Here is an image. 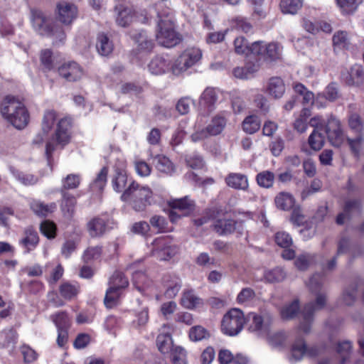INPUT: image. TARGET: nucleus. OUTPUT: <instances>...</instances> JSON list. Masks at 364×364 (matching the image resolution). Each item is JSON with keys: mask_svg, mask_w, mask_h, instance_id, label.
Returning a JSON list of instances; mask_svg holds the SVG:
<instances>
[{"mask_svg": "<svg viewBox=\"0 0 364 364\" xmlns=\"http://www.w3.org/2000/svg\"><path fill=\"white\" fill-rule=\"evenodd\" d=\"M264 59L267 61H275L282 55V47L277 43L265 44Z\"/></svg>", "mask_w": 364, "mask_h": 364, "instance_id": "39", "label": "nucleus"}, {"mask_svg": "<svg viewBox=\"0 0 364 364\" xmlns=\"http://www.w3.org/2000/svg\"><path fill=\"white\" fill-rule=\"evenodd\" d=\"M108 173V168L107 167H103L100 172L98 173L96 179L94 181L92 187L94 189H98L99 191H102L107 182V176Z\"/></svg>", "mask_w": 364, "mask_h": 364, "instance_id": "62", "label": "nucleus"}, {"mask_svg": "<svg viewBox=\"0 0 364 364\" xmlns=\"http://www.w3.org/2000/svg\"><path fill=\"white\" fill-rule=\"evenodd\" d=\"M56 9L58 20L65 25L70 24L77 17V9L73 4L60 2Z\"/></svg>", "mask_w": 364, "mask_h": 364, "instance_id": "13", "label": "nucleus"}, {"mask_svg": "<svg viewBox=\"0 0 364 364\" xmlns=\"http://www.w3.org/2000/svg\"><path fill=\"white\" fill-rule=\"evenodd\" d=\"M261 126V122L256 115H250L245 117L242 122V129L248 134H254L257 132Z\"/></svg>", "mask_w": 364, "mask_h": 364, "instance_id": "42", "label": "nucleus"}, {"mask_svg": "<svg viewBox=\"0 0 364 364\" xmlns=\"http://www.w3.org/2000/svg\"><path fill=\"white\" fill-rule=\"evenodd\" d=\"M87 229L90 237H101L106 232L107 224L104 219L96 217L87 223Z\"/></svg>", "mask_w": 364, "mask_h": 364, "instance_id": "26", "label": "nucleus"}, {"mask_svg": "<svg viewBox=\"0 0 364 364\" xmlns=\"http://www.w3.org/2000/svg\"><path fill=\"white\" fill-rule=\"evenodd\" d=\"M255 296V292L252 289L249 287L244 288L238 294L237 296V301L239 304H245L252 301Z\"/></svg>", "mask_w": 364, "mask_h": 364, "instance_id": "63", "label": "nucleus"}, {"mask_svg": "<svg viewBox=\"0 0 364 364\" xmlns=\"http://www.w3.org/2000/svg\"><path fill=\"white\" fill-rule=\"evenodd\" d=\"M70 128L71 120L69 118H63L57 123L54 134L48 138L46 143V155L48 163L54 151L64 148L70 142Z\"/></svg>", "mask_w": 364, "mask_h": 364, "instance_id": "4", "label": "nucleus"}, {"mask_svg": "<svg viewBox=\"0 0 364 364\" xmlns=\"http://www.w3.org/2000/svg\"><path fill=\"white\" fill-rule=\"evenodd\" d=\"M285 84L279 77H271L267 85V92L275 99L281 98L285 92Z\"/></svg>", "mask_w": 364, "mask_h": 364, "instance_id": "20", "label": "nucleus"}, {"mask_svg": "<svg viewBox=\"0 0 364 364\" xmlns=\"http://www.w3.org/2000/svg\"><path fill=\"white\" fill-rule=\"evenodd\" d=\"M202 58V51L198 48H188L186 49L174 61L171 65L172 73L178 75L188 69L196 65Z\"/></svg>", "mask_w": 364, "mask_h": 364, "instance_id": "7", "label": "nucleus"}, {"mask_svg": "<svg viewBox=\"0 0 364 364\" xmlns=\"http://www.w3.org/2000/svg\"><path fill=\"white\" fill-rule=\"evenodd\" d=\"M314 255L302 254L296 259L295 266L300 270H306L314 262Z\"/></svg>", "mask_w": 364, "mask_h": 364, "instance_id": "57", "label": "nucleus"}, {"mask_svg": "<svg viewBox=\"0 0 364 364\" xmlns=\"http://www.w3.org/2000/svg\"><path fill=\"white\" fill-rule=\"evenodd\" d=\"M31 20L33 28L40 35L53 36L57 41H63L65 35L60 27H52L51 19L40 10H31Z\"/></svg>", "mask_w": 364, "mask_h": 364, "instance_id": "5", "label": "nucleus"}, {"mask_svg": "<svg viewBox=\"0 0 364 364\" xmlns=\"http://www.w3.org/2000/svg\"><path fill=\"white\" fill-rule=\"evenodd\" d=\"M31 208L37 215L46 216L48 213H53L56 209V204H45L38 200H33L31 203Z\"/></svg>", "mask_w": 364, "mask_h": 364, "instance_id": "41", "label": "nucleus"}, {"mask_svg": "<svg viewBox=\"0 0 364 364\" xmlns=\"http://www.w3.org/2000/svg\"><path fill=\"white\" fill-rule=\"evenodd\" d=\"M358 284L349 285L343 292L341 299L344 304L351 305L357 297Z\"/></svg>", "mask_w": 364, "mask_h": 364, "instance_id": "49", "label": "nucleus"}, {"mask_svg": "<svg viewBox=\"0 0 364 364\" xmlns=\"http://www.w3.org/2000/svg\"><path fill=\"white\" fill-rule=\"evenodd\" d=\"M274 202L277 208L282 210H289L294 206L295 200L291 193L280 192L275 197Z\"/></svg>", "mask_w": 364, "mask_h": 364, "instance_id": "35", "label": "nucleus"}, {"mask_svg": "<svg viewBox=\"0 0 364 364\" xmlns=\"http://www.w3.org/2000/svg\"><path fill=\"white\" fill-rule=\"evenodd\" d=\"M286 274L281 267H277L271 270L266 271L264 279L268 282H279L284 279Z\"/></svg>", "mask_w": 364, "mask_h": 364, "instance_id": "52", "label": "nucleus"}, {"mask_svg": "<svg viewBox=\"0 0 364 364\" xmlns=\"http://www.w3.org/2000/svg\"><path fill=\"white\" fill-rule=\"evenodd\" d=\"M157 27L156 38L161 46L166 48H172L181 42V36L174 30L171 19H160Z\"/></svg>", "mask_w": 364, "mask_h": 364, "instance_id": "6", "label": "nucleus"}, {"mask_svg": "<svg viewBox=\"0 0 364 364\" xmlns=\"http://www.w3.org/2000/svg\"><path fill=\"white\" fill-rule=\"evenodd\" d=\"M127 287V283L125 280L122 281V284H119L113 280V286H110L107 290L105 297V305L107 308H112L117 304L120 295V290Z\"/></svg>", "mask_w": 364, "mask_h": 364, "instance_id": "17", "label": "nucleus"}, {"mask_svg": "<svg viewBox=\"0 0 364 364\" xmlns=\"http://www.w3.org/2000/svg\"><path fill=\"white\" fill-rule=\"evenodd\" d=\"M163 284L166 289L164 294L169 299L174 298L177 295L182 285L180 278L170 275L163 278Z\"/></svg>", "mask_w": 364, "mask_h": 364, "instance_id": "21", "label": "nucleus"}, {"mask_svg": "<svg viewBox=\"0 0 364 364\" xmlns=\"http://www.w3.org/2000/svg\"><path fill=\"white\" fill-rule=\"evenodd\" d=\"M41 232L48 239H53L56 235V225L50 220H44L40 225Z\"/></svg>", "mask_w": 364, "mask_h": 364, "instance_id": "59", "label": "nucleus"}, {"mask_svg": "<svg viewBox=\"0 0 364 364\" xmlns=\"http://www.w3.org/2000/svg\"><path fill=\"white\" fill-rule=\"evenodd\" d=\"M259 64L249 61L242 67H236L232 70L233 75L238 79L248 80L252 78L259 70Z\"/></svg>", "mask_w": 364, "mask_h": 364, "instance_id": "19", "label": "nucleus"}, {"mask_svg": "<svg viewBox=\"0 0 364 364\" xmlns=\"http://www.w3.org/2000/svg\"><path fill=\"white\" fill-rule=\"evenodd\" d=\"M57 329H69L70 319L65 312H58L50 316Z\"/></svg>", "mask_w": 364, "mask_h": 364, "instance_id": "45", "label": "nucleus"}, {"mask_svg": "<svg viewBox=\"0 0 364 364\" xmlns=\"http://www.w3.org/2000/svg\"><path fill=\"white\" fill-rule=\"evenodd\" d=\"M304 0H281L279 7L283 14H296L303 6Z\"/></svg>", "mask_w": 364, "mask_h": 364, "instance_id": "38", "label": "nucleus"}, {"mask_svg": "<svg viewBox=\"0 0 364 364\" xmlns=\"http://www.w3.org/2000/svg\"><path fill=\"white\" fill-rule=\"evenodd\" d=\"M13 176L25 186L33 185L37 183L38 178L32 174L24 173L14 168H11Z\"/></svg>", "mask_w": 364, "mask_h": 364, "instance_id": "51", "label": "nucleus"}, {"mask_svg": "<svg viewBox=\"0 0 364 364\" xmlns=\"http://www.w3.org/2000/svg\"><path fill=\"white\" fill-rule=\"evenodd\" d=\"M116 22L118 26L126 27L132 21L133 13L131 9L119 5L115 7Z\"/></svg>", "mask_w": 364, "mask_h": 364, "instance_id": "31", "label": "nucleus"}, {"mask_svg": "<svg viewBox=\"0 0 364 364\" xmlns=\"http://www.w3.org/2000/svg\"><path fill=\"white\" fill-rule=\"evenodd\" d=\"M134 164L135 171L139 176L146 177L150 175L151 168L146 161L141 159H136Z\"/></svg>", "mask_w": 364, "mask_h": 364, "instance_id": "61", "label": "nucleus"}, {"mask_svg": "<svg viewBox=\"0 0 364 364\" xmlns=\"http://www.w3.org/2000/svg\"><path fill=\"white\" fill-rule=\"evenodd\" d=\"M218 95L219 91L218 90L214 87H207L200 95V104L212 110L218 100Z\"/></svg>", "mask_w": 364, "mask_h": 364, "instance_id": "29", "label": "nucleus"}, {"mask_svg": "<svg viewBox=\"0 0 364 364\" xmlns=\"http://www.w3.org/2000/svg\"><path fill=\"white\" fill-rule=\"evenodd\" d=\"M347 82L353 86H360L364 83V70L361 65H355L350 68Z\"/></svg>", "mask_w": 364, "mask_h": 364, "instance_id": "37", "label": "nucleus"}, {"mask_svg": "<svg viewBox=\"0 0 364 364\" xmlns=\"http://www.w3.org/2000/svg\"><path fill=\"white\" fill-rule=\"evenodd\" d=\"M213 228L220 235L230 234L235 229V222L230 219H220L215 222Z\"/></svg>", "mask_w": 364, "mask_h": 364, "instance_id": "36", "label": "nucleus"}, {"mask_svg": "<svg viewBox=\"0 0 364 364\" xmlns=\"http://www.w3.org/2000/svg\"><path fill=\"white\" fill-rule=\"evenodd\" d=\"M58 73L68 82H76L82 78L84 70L76 62L70 61L63 63L58 68Z\"/></svg>", "mask_w": 364, "mask_h": 364, "instance_id": "11", "label": "nucleus"}, {"mask_svg": "<svg viewBox=\"0 0 364 364\" xmlns=\"http://www.w3.org/2000/svg\"><path fill=\"white\" fill-rule=\"evenodd\" d=\"M325 136L318 132V130H314L309 137V144L311 148L315 151L320 150L324 145Z\"/></svg>", "mask_w": 364, "mask_h": 364, "instance_id": "50", "label": "nucleus"}, {"mask_svg": "<svg viewBox=\"0 0 364 364\" xmlns=\"http://www.w3.org/2000/svg\"><path fill=\"white\" fill-rule=\"evenodd\" d=\"M333 43L340 48H348L350 45V36L346 31H337L333 36Z\"/></svg>", "mask_w": 364, "mask_h": 364, "instance_id": "44", "label": "nucleus"}, {"mask_svg": "<svg viewBox=\"0 0 364 364\" xmlns=\"http://www.w3.org/2000/svg\"><path fill=\"white\" fill-rule=\"evenodd\" d=\"M79 291L78 286L70 283H63L60 287V293L66 299H71L75 296Z\"/></svg>", "mask_w": 364, "mask_h": 364, "instance_id": "55", "label": "nucleus"}, {"mask_svg": "<svg viewBox=\"0 0 364 364\" xmlns=\"http://www.w3.org/2000/svg\"><path fill=\"white\" fill-rule=\"evenodd\" d=\"M349 252L353 259L361 257L364 255L363 245H352L350 240L343 237L338 242L337 255Z\"/></svg>", "mask_w": 364, "mask_h": 364, "instance_id": "16", "label": "nucleus"}, {"mask_svg": "<svg viewBox=\"0 0 364 364\" xmlns=\"http://www.w3.org/2000/svg\"><path fill=\"white\" fill-rule=\"evenodd\" d=\"M132 178H129L125 171L117 170L112 179L113 189L118 193H124Z\"/></svg>", "mask_w": 364, "mask_h": 364, "instance_id": "24", "label": "nucleus"}, {"mask_svg": "<svg viewBox=\"0 0 364 364\" xmlns=\"http://www.w3.org/2000/svg\"><path fill=\"white\" fill-rule=\"evenodd\" d=\"M336 352L341 358V364H346L350 359L353 353V343L349 340H343L338 343ZM318 364H331L327 360H321Z\"/></svg>", "mask_w": 364, "mask_h": 364, "instance_id": "15", "label": "nucleus"}, {"mask_svg": "<svg viewBox=\"0 0 364 364\" xmlns=\"http://www.w3.org/2000/svg\"><path fill=\"white\" fill-rule=\"evenodd\" d=\"M225 181L228 186L235 189L245 191L249 186L247 176L239 173H229Z\"/></svg>", "mask_w": 364, "mask_h": 364, "instance_id": "22", "label": "nucleus"}, {"mask_svg": "<svg viewBox=\"0 0 364 364\" xmlns=\"http://www.w3.org/2000/svg\"><path fill=\"white\" fill-rule=\"evenodd\" d=\"M227 119L224 114L215 115L205 127L210 136L220 134L226 126Z\"/></svg>", "mask_w": 364, "mask_h": 364, "instance_id": "32", "label": "nucleus"}, {"mask_svg": "<svg viewBox=\"0 0 364 364\" xmlns=\"http://www.w3.org/2000/svg\"><path fill=\"white\" fill-rule=\"evenodd\" d=\"M209 337V332L202 326H195L190 328L189 338L192 341H200Z\"/></svg>", "mask_w": 364, "mask_h": 364, "instance_id": "47", "label": "nucleus"}, {"mask_svg": "<svg viewBox=\"0 0 364 364\" xmlns=\"http://www.w3.org/2000/svg\"><path fill=\"white\" fill-rule=\"evenodd\" d=\"M173 364H188L186 350L180 347L176 346L171 352Z\"/></svg>", "mask_w": 364, "mask_h": 364, "instance_id": "60", "label": "nucleus"}, {"mask_svg": "<svg viewBox=\"0 0 364 364\" xmlns=\"http://www.w3.org/2000/svg\"><path fill=\"white\" fill-rule=\"evenodd\" d=\"M120 198L124 202H130L133 209L137 212L144 211L154 200L152 191L148 186H140L134 180L130 181Z\"/></svg>", "mask_w": 364, "mask_h": 364, "instance_id": "3", "label": "nucleus"}, {"mask_svg": "<svg viewBox=\"0 0 364 364\" xmlns=\"http://www.w3.org/2000/svg\"><path fill=\"white\" fill-rule=\"evenodd\" d=\"M1 113L4 119L18 129L25 128L29 121L28 112L18 97L6 96L1 103Z\"/></svg>", "mask_w": 364, "mask_h": 364, "instance_id": "2", "label": "nucleus"}, {"mask_svg": "<svg viewBox=\"0 0 364 364\" xmlns=\"http://www.w3.org/2000/svg\"><path fill=\"white\" fill-rule=\"evenodd\" d=\"M80 183V176L78 174H68L62 180L63 190L77 188Z\"/></svg>", "mask_w": 364, "mask_h": 364, "instance_id": "56", "label": "nucleus"}, {"mask_svg": "<svg viewBox=\"0 0 364 364\" xmlns=\"http://www.w3.org/2000/svg\"><path fill=\"white\" fill-rule=\"evenodd\" d=\"M186 162L188 166L193 169H201L204 167L205 163L198 154H191L186 156Z\"/></svg>", "mask_w": 364, "mask_h": 364, "instance_id": "58", "label": "nucleus"}, {"mask_svg": "<svg viewBox=\"0 0 364 364\" xmlns=\"http://www.w3.org/2000/svg\"><path fill=\"white\" fill-rule=\"evenodd\" d=\"M256 180L259 186L269 188L274 183V174L271 171H264L257 175Z\"/></svg>", "mask_w": 364, "mask_h": 364, "instance_id": "48", "label": "nucleus"}, {"mask_svg": "<svg viewBox=\"0 0 364 364\" xmlns=\"http://www.w3.org/2000/svg\"><path fill=\"white\" fill-rule=\"evenodd\" d=\"M39 242V237L36 231L32 228H28L24 230L23 237L19 241L20 245L26 249V252L34 250Z\"/></svg>", "mask_w": 364, "mask_h": 364, "instance_id": "23", "label": "nucleus"}, {"mask_svg": "<svg viewBox=\"0 0 364 364\" xmlns=\"http://www.w3.org/2000/svg\"><path fill=\"white\" fill-rule=\"evenodd\" d=\"M252 323L250 330L258 336L265 338L272 331L273 316L269 312H261L259 314H251Z\"/></svg>", "mask_w": 364, "mask_h": 364, "instance_id": "10", "label": "nucleus"}, {"mask_svg": "<svg viewBox=\"0 0 364 364\" xmlns=\"http://www.w3.org/2000/svg\"><path fill=\"white\" fill-rule=\"evenodd\" d=\"M156 249L153 251V255L160 260H168L171 258L175 252L174 247L169 245V240L167 238H157L155 240Z\"/></svg>", "mask_w": 364, "mask_h": 364, "instance_id": "14", "label": "nucleus"}, {"mask_svg": "<svg viewBox=\"0 0 364 364\" xmlns=\"http://www.w3.org/2000/svg\"><path fill=\"white\" fill-rule=\"evenodd\" d=\"M170 206L172 209H175L178 212H181V215H188L193 210L195 202L188 196H185L181 198L173 200L170 203Z\"/></svg>", "mask_w": 364, "mask_h": 364, "instance_id": "25", "label": "nucleus"}, {"mask_svg": "<svg viewBox=\"0 0 364 364\" xmlns=\"http://www.w3.org/2000/svg\"><path fill=\"white\" fill-rule=\"evenodd\" d=\"M156 168L161 173L171 175L175 171V167L168 158L164 155H156L153 159Z\"/></svg>", "mask_w": 364, "mask_h": 364, "instance_id": "30", "label": "nucleus"}, {"mask_svg": "<svg viewBox=\"0 0 364 364\" xmlns=\"http://www.w3.org/2000/svg\"><path fill=\"white\" fill-rule=\"evenodd\" d=\"M267 342L273 348H281L285 346L287 342V336L284 331L270 332L268 336L265 337Z\"/></svg>", "mask_w": 364, "mask_h": 364, "instance_id": "40", "label": "nucleus"}, {"mask_svg": "<svg viewBox=\"0 0 364 364\" xmlns=\"http://www.w3.org/2000/svg\"><path fill=\"white\" fill-rule=\"evenodd\" d=\"M56 120V113L53 110H48L45 112L42 121V132L48 134Z\"/></svg>", "mask_w": 364, "mask_h": 364, "instance_id": "53", "label": "nucleus"}, {"mask_svg": "<svg viewBox=\"0 0 364 364\" xmlns=\"http://www.w3.org/2000/svg\"><path fill=\"white\" fill-rule=\"evenodd\" d=\"M245 323L243 312L239 309H232L224 315L221 330L225 334L234 336L242 331Z\"/></svg>", "mask_w": 364, "mask_h": 364, "instance_id": "8", "label": "nucleus"}, {"mask_svg": "<svg viewBox=\"0 0 364 364\" xmlns=\"http://www.w3.org/2000/svg\"><path fill=\"white\" fill-rule=\"evenodd\" d=\"M63 192V200L61 204L62 210L67 213L68 215H71L74 212L75 206L76 205L75 198L70 193Z\"/></svg>", "mask_w": 364, "mask_h": 364, "instance_id": "46", "label": "nucleus"}, {"mask_svg": "<svg viewBox=\"0 0 364 364\" xmlns=\"http://www.w3.org/2000/svg\"><path fill=\"white\" fill-rule=\"evenodd\" d=\"M132 37L137 44L136 50L139 53H150L154 48V43L151 39L148 38L144 31H140L137 33H134Z\"/></svg>", "mask_w": 364, "mask_h": 364, "instance_id": "27", "label": "nucleus"}, {"mask_svg": "<svg viewBox=\"0 0 364 364\" xmlns=\"http://www.w3.org/2000/svg\"><path fill=\"white\" fill-rule=\"evenodd\" d=\"M96 48L101 55L107 56L113 50V44L107 35L101 33L97 38Z\"/></svg>", "mask_w": 364, "mask_h": 364, "instance_id": "34", "label": "nucleus"}, {"mask_svg": "<svg viewBox=\"0 0 364 364\" xmlns=\"http://www.w3.org/2000/svg\"><path fill=\"white\" fill-rule=\"evenodd\" d=\"M148 68L153 75H163L171 69V62L163 56L156 55L150 61Z\"/></svg>", "mask_w": 364, "mask_h": 364, "instance_id": "18", "label": "nucleus"}, {"mask_svg": "<svg viewBox=\"0 0 364 364\" xmlns=\"http://www.w3.org/2000/svg\"><path fill=\"white\" fill-rule=\"evenodd\" d=\"M321 277L318 274H314L308 283L310 291L316 294V298L315 302H309L306 304L301 312L299 330L304 333H309L311 331L314 313L322 309L326 304V296L321 292Z\"/></svg>", "mask_w": 364, "mask_h": 364, "instance_id": "1", "label": "nucleus"}, {"mask_svg": "<svg viewBox=\"0 0 364 364\" xmlns=\"http://www.w3.org/2000/svg\"><path fill=\"white\" fill-rule=\"evenodd\" d=\"M316 346H307L304 338H299L291 345L287 359L291 364L301 361L304 356L314 358L319 354Z\"/></svg>", "mask_w": 364, "mask_h": 364, "instance_id": "9", "label": "nucleus"}, {"mask_svg": "<svg viewBox=\"0 0 364 364\" xmlns=\"http://www.w3.org/2000/svg\"><path fill=\"white\" fill-rule=\"evenodd\" d=\"M299 311V300L295 299L289 304L284 306L281 310V316L284 320L294 318Z\"/></svg>", "mask_w": 364, "mask_h": 364, "instance_id": "43", "label": "nucleus"}, {"mask_svg": "<svg viewBox=\"0 0 364 364\" xmlns=\"http://www.w3.org/2000/svg\"><path fill=\"white\" fill-rule=\"evenodd\" d=\"M324 95L326 100L333 102L337 100L340 95L338 92V86L336 83L329 84L325 89V91L322 93Z\"/></svg>", "mask_w": 364, "mask_h": 364, "instance_id": "64", "label": "nucleus"}, {"mask_svg": "<svg viewBox=\"0 0 364 364\" xmlns=\"http://www.w3.org/2000/svg\"><path fill=\"white\" fill-rule=\"evenodd\" d=\"M326 132L331 144L336 147L340 146L344 141V135L341 129L338 119L331 116L326 124Z\"/></svg>", "mask_w": 364, "mask_h": 364, "instance_id": "12", "label": "nucleus"}, {"mask_svg": "<svg viewBox=\"0 0 364 364\" xmlns=\"http://www.w3.org/2000/svg\"><path fill=\"white\" fill-rule=\"evenodd\" d=\"M181 304L186 309H193L203 304V301L193 289H185L182 294Z\"/></svg>", "mask_w": 364, "mask_h": 364, "instance_id": "28", "label": "nucleus"}, {"mask_svg": "<svg viewBox=\"0 0 364 364\" xmlns=\"http://www.w3.org/2000/svg\"><path fill=\"white\" fill-rule=\"evenodd\" d=\"M133 283L139 291H143L146 287L149 285V280L146 275L141 271L135 272L133 274Z\"/></svg>", "mask_w": 364, "mask_h": 364, "instance_id": "54", "label": "nucleus"}, {"mask_svg": "<svg viewBox=\"0 0 364 364\" xmlns=\"http://www.w3.org/2000/svg\"><path fill=\"white\" fill-rule=\"evenodd\" d=\"M156 346L159 350L163 353L166 354L171 353L173 347V341L169 333H161L156 338Z\"/></svg>", "mask_w": 364, "mask_h": 364, "instance_id": "33", "label": "nucleus"}]
</instances>
